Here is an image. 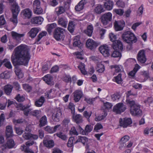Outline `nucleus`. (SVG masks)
<instances>
[{
    "label": "nucleus",
    "instance_id": "f257e3e1",
    "mask_svg": "<svg viewBox=\"0 0 153 153\" xmlns=\"http://www.w3.org/2000/svg\"><path fill=\"white\" fill-rule=\"evenodd\" d=\"M30 49L27 46L21 45L14 50L11 60L14 66L27 65L30 58Z\"/></svg>",
    "mask_w": 153,
    "mask_h": 153
},
{
    "label": "nucleus",
    "instance_id": "f03ea898",
    "mask_svg": "<svg viewBox=\"0 0 153 153\" xmlns=\"http://www.w3.org/2000/svg\"><path fill=\"white\" fill-rule=\"evenodd\" d=\"M122 38L124 42L130 44L135 43L137 41V39L135 35L130 31L124 32L122 34Z\"/></svg>",
    "mask_w": 153,
    "mask_h": 153
},
{
    "label": "nucleus",
    "instance_id": "7ed1b4c3",
    "mask_svg": "<svg viewBox=\"0 0 153 153\" xmlns=\"http://www.w3.org/2000/svg\"><path fill=\"white\" fill-rule=\"evenodd\" d=\"M10 3H11L13 13V17L10 19V20L14 24H16L18 22L17 16L20 11V8L16 1Z\"/></svg>",
    "mask_w": 153,
    "mask_h": 153
},
{
    "label": "nucleus",
    "instance_id": "20e7f679",
    "mask_svg": "<svg viewBox=\"0 0 153 153\" xmlns=\"http://www.w3.org/2000/svg\"><path fill=\"white\" fill-rule=\"evenodd\" d=\"M65 32L64 29L61 27L56 28L54 33V37L57 40L62 39L64 38V33Z\"/></svg>",
    "mask_w": 153,
    "mask_h": 153
},
{
    "label": "nucleus",
    "instance_id": "39448f33",
    "mask_svg": "<svg viewBox=\"0 0 153 153\" xmlns=\"http://www.w3.org/2000/svg\"><path fill=\"white\" fill-rule=\"evenodd\" d=\"M34 143L33 141H28L26 142L25 145H22L21 146V149L26 153H34V152L29 148V146L33 145Z\"/></svg>",
    "mask_w": 153,
    "mask_h": 153
},
{
    "label": "nucleus",
    "instance_id": "423d86ee",
    "mask_svg": "<svg viewBox=\"0 0 153 153\" xmlns=\"http://www.w3.org/2000/svg\"><path fill=\"white\" fill-rule=\"evenodd\" d=\"M62 110L59 108L55 109L54 112L52 114V119L55 122H59L63 116Z\"/></svg>",
    "mask_w": 153,
    "mask_h": 153
},
{
    "label": "nucleus",
    "instance_id": "0eeeda50",
    "mask_svg": "<svg viewBox=\"0 0 153 153\" xmlns=\"http://www.w3.org/2000/svg\"><path fill=\"white\" fill-rule=\"evenodd\" d=\"M130 111L131 114L134 116H141L142 114V111L140 109V106L138 104L130 108Z\"/></svg>",
    "mask_w": 153,
    "mask_h": 153
},
{
    "label": "nucleus",
    "instance_id": "6e6552de",
    "mask_svg": "<svg viewBox=\"0 0 153 153\" xmlns=\"http://www.w3.org/2000/svg\"><path fill=\"white\" fill-rule=\"evenodd\" d=\"M126 108L125 105L123 103H118L114 106L113 111L117 114H120L124 112Z\"/></svg>",
    "mask_w": 153,
    "mask_h": 153
},
{
    "label": "nucleus",
    "instance_id": "1a4fd4ad",
    "mask_svg": "<svg viewBox=\"0 0 153 153\" xmlns=\"http://www.w3.org/2000/svg\"><path fill=\"white\" fill-rule=\"evenodd\" d=\"M114 25L115 30L119 31L123 29L125 25V22L123 20L115 21Z\"/></svg>",
    "mask_w": 153,
    "mask_h": 153
},
{
    "label": "nucleus",
    "instance_id": "9d476101",
    "mask_svg": "<svg viewBox=\"0 0 153 153\" xmlns=\"http://www.w3.org/2000/svg\"><path fill=\"white\" fill-rule=\"evenodd\" d=\"M112 14L110 12L103 14L101 17V21L104 25H106L112 19Z\"/></svg>",
    "mask_w": 153,
    "mask_h": 153
},
{
    "label": "nucleus",
    "instance_id": "9b49d317",
    "mask_svg": "<svg viewBox=\"0 0 153 153\" xmlns=\"http://www.w3.org/2000/svg\"><path fill=\"white\" fill-rule=\"evenodd\" d=\"M137 59L141 63H144L146 61V58L144 50H142L139 51L137 55Z\"/></svg>",
    "mask_w": 153,
    "mask_h": 153
},
{
    "label": "nucleus",
    "instance_id": "f8f14e48",
    "mask_svg": "<svg viewBox=\"0 0 153 153\" xmlns=\"http://www.w3.org/2000/svg\"><path fill=\"white\" fill-rule=\"evenodd\" d=\"M86 46L88 48L92 50L96 48L97 46V45L93 40L89 39L86 42Z\"/></svg>",
    "mask_w": 153,
    "mask_h": 153
},
{
    "label": "nucleus",
    "instance_id": "ddd939ff",
    "mask_svg": "<svg viewBox=\"0 0 153 153\" xmlns=\"http://www.w3.org/2000/svg\"><path fill=\"white\" fill-rule=\"evenodd\" d=\"M74 100L75 102H79L83 95V93L80 90H76L73 93Z\"/></svg>",
    "mask_w": 153,
    "mask_h": 153
},
{
    "label": "nucleus",
    "instance_id": "4468645a",
    "mask_svg": "<svg viewBox=\"0 0 153 153\" xmlns=\"http://www.w3.org/2000/svg\"><path fill=\"white\" fill-rule=\"evenodd\" d=\"M21 14L24 19H29L32 16V12L29 9L26 8L22 10Z\"/></svg>",
    "mask_w": 153,
    "mask_h": 153
},
{
    "label": "nucleus",
    "instance_id": "2eb2a0df",
    "mask_svg": "<svg viewBox=\"0 0 153 153\" xmlns=\"http://www.w3.org/2000/svg\"><path fill=\"white\" fill-rule=\"evenodd\" d=\"M120 126L123 128H126L132 123V121L131 119L125 118L123 120L122 119H120Z\"/></svg>",
    "mask_w": 153,
    "mask_h": 153
},
{
    "label": "nucleus",
    "instance_id": "dca6fc26",
    "mask_svg": "<svg viewBox=\"0 0 153 153\" xmlns=\"http://www.w3.org/2000/svg\"><path fill=\"white\" fill-rule=\"evenodd\" d=\"M99 50L100 53L105 56L107 57L109 56V49L107 45H104L100 46L99 48Z\"/></svg>",
    "mask_w": 153,
    "mask_h": 153
},
{
    "label": "nucleus",
    "instance_id": "f3484780",
    "mask_svg": "<svg viewBox=\"0 0 153 153\" xmlns=\"http://www.w3.org/2000/svg\"><path fill=\"white\" fill-rule=\"evenodd\" d=\"M112 46L114 50H121L123 49L122 43L120 41L118 40L113 42Z\"/></svg>",
    "mask_w": 153,
    "mask_h": 153
},
{
    "label": "nucleus",
    "instance_id": "a211bd4d",
    "mask_svg": "<svg viewBox=\"0 0 153 153\" xmlns=\"http://www.w3.org/2000/svg\"><path fill=\"white\" fill-rule=\"evenodd\" d=\"M11 34L13 39L18 42H20L21 38L25 35L24 34H19L14 31L11 32Z\"/></svg>",
    "mask_w": 153,
    "mask_h": 153
},
{
    "label": "nucleus",
    "instance_id": "6ab92c4d",
    "mask_svg": "<svg viewBox=\"0 0 153 153\" xmlns=\"http://www.w3.org/2000/svg\"><path fill=\"white\" fill-rule=\"evenodd\" d=\"M43 21V19L41 16L33 18L31 20V23L34 24H41Z\"/></svg>",
    "mask_w": 153,
    "mask_h": 153
},
{
    "label": "nucleus",
    "instance_id": "aec40b11",
    "mask_svg": "<svg viewBox=\"0 0 153 153\" xmlns=\"http://www.w3.org/2000/svg\"><path fill=\"white\" fill-rule=\"evenodd\" d=\"M86 3L85 0L81 1L78 4L75 6V9L77 11H79L82 10L84 7V5Z\"/></svg>",
    "mask_w": 153,
    "mask_h": 153
},
{
    "label": "nucleus",
    "instance_id": "412c9836",
    "mask_svg": "<svg viewBox=\"0 0 153 153\" xmlns=\"http://www.w3.org/2000/svg\"><path fill=\"white\" fill-rule=\"evenodd\" d=\"M55 92V89H51L45 93V96L48 99L53 98L56 96Z\"/></svg>",
    "mask_w": 153,
    "mask_h": 153
},
{
    "label": "nucleus",
    "instance_id": "4be33fe9",
    "mask_svg": "<svg viewBox=\"0 0 153 153\" xmlns=\"http://www.w3.org/2000/svg\"><path fill=\"white\" fill-rule=\"evenodd\" d=\"M39 30L37 27L32 28L28 33V35L32 38H34L37 35Z\"/></svg>",
    "mask_w": 153,
    "mask_h": 153
},
{
    "label": "nucleus",
    "instance_id": "5701e85b",
    "mask_svg": "<svg viewBox=\"0 0 153 153\" xmlns=\"http://www.w3.org/2000/svg\"><path fill=\"white\" fill-rule=\"evenodd\" d=\"M58 22L59 25L65 28L67 27L68 21L65 17L59 18Z\"/></svg>",
    "mask_w": 153,
    "mask_h": 153
},
{
    "label": "nucleus",
    "instance_id": "b1692460",
    "mask_svg": "<svg viewBox=\"0 0 153 153\" xmlns=\"http://www.w3.org/2000/svg\"><path fill=\"white\" fill-rule=\"evenodd\" d=\"M53 79V77L50 74L46 75L43 78V79L45 82L50 85H52L53 84L52 82Z\"/></svg>",
    "mask_w": 153,
    "mask_h": 153
},
{
    "label": "nucleus",
    "instance_id": "393cba45",
    "mask_svg": "<svg viewBox=\"0 0 153 153\" xmlns=\"http://www.w3.org/2000/svg\"><path fill=\"white\" fill-rule=\"evenodd\" d=\"M114 5V2L112 1L109 0L104 2V6L107 10H110L113 9Z\"/></svg>",
    "mask_w": 153,
    "mask_h": 153
},
{
    "label": "nucleus",
    "instance_id": "a878e982",
    "mask_svg": "<svg viewBox=\"0 0 153 153\" xmlns=\"http://www.w3.org/2000/svg\"><path fill=\"white\" fill-rule=\"evenodd\" d=\"M93 26L91 24L87 26L86 29L84 30V32L88 36H91L93 33Z\"/></svg>",
    "mask_w": 153,
    "mask_h": 153
},
{
    "label": "nucleus",
    "instance_id": "bb28decb",
    "mask_svg": "<svg viewBox=\"0 0 153 153\" xmlns=\"http://www.w3.org/2000/svg\"><path fill=\"white\" fill-rule=\"evenodd\" d=\"M73 41V45L74 46L80 48L82 47V44L79 40V38L78 36H75Z\"/></svg>",
    "mask_w": 153,
    "mask_h": 153
},
{
    "label": "nucleus",
    "instance_id": "cd10ccee",
    "mask_svg": "<svg viewBox=\"0 0 153 153\" xmlns=\"http://www.w3.org/2000/svg\"><path fill=\"white\" fill-rule=\"evenodd\" d=\"M14 145L15 143L14 141L13 140L11 139L8 140L3 146L5 149H11L13 148Z\"/></svg>",
    "mask_w": 153,
    "mask_h": 153
},
{
    "label": "nucleus",
    "instance_id": "c85d7f7f",
    "mask_svg": "<svg viewBox=\"0 0 153 153\" xmlns=\"http://www.w3.org/2000/svg\"><path fill=\"white\" fill-rule=\"evenodd\" d=\"M44 145L48 148H52L54 146V142L53 140H44L43 141Z\"/></svg>",
    "mask_w": 153,
    "mask_h": 153
},
{
    "label": "nucleus",
    "instance_id": "c756f323",
    "mask_svg": "<svg viewBox=\"0 0 153 153\" xmlns=\"http://www.w3.org/2000/svg\"><path fill=\"white\" fill-rule=\"evenodd\" d=\"M13 86L9 84H7L4 86V90L5 93L7 95H9L11 92Z\"/></svg>",
    "mask_w": 153,
    "mask_h": 153
},
{
    "label": "nucleus",
    "instance_id": "7c9ffc66",
    "mask_svg": "<svg viewBox=\"0 0 153 153\" xmlns=\"http://www.w3.org/2000/svg\"><path fill=\"white\" fill-rule=\"evenodd\" d=\"M45 101V99L44 97L43 96H41L39 99L37 100L36 101L35 103V105L37 107H41L42 105Z\"/></svg>",
    "mask_w": 153,
    "mask_h": 153
},
{
    "label": "nucleus",
    "instance_id": "2f4dec72",
    "mask_svg": "<svg viewBox=\"0 0 153 153\" xmlns=\"http://www.w3.org/2000/svg\"><path fill=\"white\" fill-rule=\"evenodd\" d=\"M73 118L75 122L77 124L81 123L82 122V120L81 116L79 114L73 115Z\"/></svg>",
    "mask_w": 153,
    "mask_h": 153
},
{
    "label": "nucleus",
    "instance_id": "473e14b6",
    "mask_svg": "<svg viewBox=\"0 0 153 153\" xmlns=\"http://www.w3.org/2000/svg\"><path fill=\"white\" fill-rule=\"evenodd\" d=\"M12 128L11 126H8L6 128V135L7 137H10L13 135Z\"/></svg>",
    "mask_w": 153,
    "mask_h": 153
},
{
    "label": "nucleus",
    "instance_id": "72a5a7b5",
    "mask_svg": "<svg viewBox=\"0 0 153 153\" xmlns=\"http://www.w3.org/2000/svg\"><path fill=\"white\" fill-rule=\"evenodd\" d=\"M122 74L120 73L117 76L114 77L113 79V80L117 84H121L122 83L123 80L122 79Z\"/></svg>",
    "mask_w": 153,
    "mask_h": 153
},
{
    "label": "nucleus",
    "instance_id": "f704fd0d",
    "mask_svg": "<svg viewBox=\"0 0 153 153\" xmlns=\"http://www.w3.org/2000/svg\"><path fill=\"white\" fill-rule=\"evenodd\" d=\"M57 26L56 23H53L51 24H49L46 26V29L48 32L50 34L52 32V30L55 28Z\"/></svg>",
    "mask_w": 153,
    "mask_h": 153
},
{
    "label": "nucleus",
    "instance_id": "c9c22d12",
    "mask_svg": "<svg viewBox=\"0 0 153 153\" xmlns=\"http://www.w3.org/2000/svg\"><path fill=\"white\" fill-rule=\"evenodd\" d=\"M126 104L130 107V108L131 107L135 106V105H137L138 103H136L135 101L132 99H126Z\"/></svg>",
    "mask_w": 153,
    "mask_h": 153
},
{
    "label": "nucleus",
    "instance_id": "e433bc0d",
    "mask_svg": "<svg viewBox=\"0 0 153 153\" xmlns=\"http://www.w3.org/2000/svg\"><path fill=\"white\" fill-rule=\"evenodd\" d=\"M75 25L74 22L72 21L69 22L68 26V30L70 32L72 33L74 32Z\"/></svg>",
    "mask_w": 153,
    "mask_h": 153
},
{
    "label": "nucleus",
    "instance_id": "4c0bfd02",
    "mask_svg": "<svg viewBox=\"0 0 153 153\" xmlns=\"http://www.w3.org/2000/svg\"><path fill=\"white\" fill-rule=\"evenodd\" d=\"M95 12L97 13L100 14L104 11L102 6L98 4L94 9Z\"/></svg>",
    "mask_w": 153,
    "mask_h": 153
},
{
    "label": "nucleus",
    "instance_id": "58836bf2",
    "mask_svg": "<svg viewBox=\"0 0 153 153\" xmlns=\"http://www.w3.org/2000/svg\"><path fill=\"white\" fill-rule=\"evenodd\" d=\"M39 126L40 127L44 126L47 123V118L45 116H43L40 119Z\"/></svg>",
    "mask_w": 153,
    "mask_h": 153
},
{
    "label": "nucleus",
    "instance_id": "ea45409f",
    "mask_svg": "<svg viewBox=\"0 0 153 153\" xmlns=\"http://www.w3.org/2000/svg\"><path fill=\"white\" fill-rule=\"evenodd\" d=\"M96 69L99 73H102L105 70L104 66L101 63H98L97 65Z\"/></svg>",
    "mask_w": 153,
    "mask_h": 153
},
{
    "label": "nucleus",
    "instance_id": "a19ab883",
    "mask_svg": "<svg viewBox=\"0 0 153 153\" xmlns=\"http://www.w3.org/2000/svg\"><path fill=\"white\" fill-rule=\"evenodd\" d=\"M85 64L82 63H80L78 66V68L80 70L81 73L84 75L87 74V72L85 69Z\"/></svg>",
    "mask_w": 153,
    "mask_h": 153
},
{
    "label": "nucleus",
    "instance_id": "79ce46f5",
    "mask_svg": "<svg viewBox=\"0 0 153 153\" xmlns=\"http://www.w3.org/2000/svg\"><path fill=\"white\" fill-rule=\"evenodd\" d=\"M56 134L58 137L63 140L65 141L67 140V136L62 132H60L56 133Z\"/></svg>",
    "mask_w": 153,
    "mask_h": 153
},
{
    "label": "nucleus",
    "instance_id": "37998d69",
    "mask_svg": "<svg viewBox=\"0 0 153 153\" xmlns=\"http://www.w3.org/2000/svg\"><path fill=\"white\" fill-rule=\"evenodd\" d=\"M4 66L7 68L9 69L12 68V66L9 60L7 59H4Z\"/></svg>",
    "mask_w": 153,
    "mask_h": 153
},
{
    "label": "nucleus",
    "instance_id": "c03bdc74",
    "mask_svg": "<svg viewBox=\"0 0 153 153\" xmlns=\"http://www.w3.org/2000/svg\"><path fill=\"white\" fill-rule=\"evenodd\" d=\"M126 99H132V97H136L137 95V94H134L131 91H128L126 93Z\"/></svg>",
    "mask_w": 153,
    "mask_h": 153
},
{
    "label": "nucleus",
    "instance_id": "a18cd8bd",
    "mask_svg": "<svg viewBox=\"0 0 153 153\" xmlns=\"http://www.w3.org/2000/svg\"><path fill=\"white\" fill-rule=\"evenodd\" d=\"M93 128V127L91 125H87L85 129V135H88V134L92 131Z\"/></svg>",
    "mask_w": 153,
    "mask_h": 153
},
{
    "label": "nucleus",
    "instance_id": "49530a36",
    "mask_svg": "<svg viewBox=\"0 0 153 153\" xmlns=\"http://www.w3.org/2000/svg\"><path fill=\"white\" fill-rule=\"evenodd\" d=\"M74 139V137H70L67 144V145L68 147H71L73 146L74 144H75L74 142H73V141Z\"/></svg>",
    "mask_w": 153,
    "mask_h": 153
},
{
    "label": "nucleus",
    "instance_id": "de8ad7c7",
    "mask_svg": "<svg viewBox=\"0 0 153 153\" xmlns=\"http://www.w3.org/2000/svg\"><path fill=\"white\" fill-rule=\"evenodd\" d=\"M15 72L16 75L18 76L19 78H22L23 76V74L21 70L20 69H16L15 71Z\"/></svg>",
    "mask_w": 153,
    "mask_h": 153
},
{
    "label": "nucleus",
    "instance_id": "09e8293b",
    "mask_svg": "<svg viewBox=\"0 0 153 153\" xmlns=\"http://www.w3.org/2000/svg\"><path fill=\"white\" fill-rule=\"evenodd\" d=\"M113 12L120 16L123 15L124 13V10L120 9H114Z\"/></svg>",
    "mask_w": 153,
    "mask_h": 153
},
{
    "label": "nucleus",
    "instance_id": "8fccbe9b",
    "mask_svg": "<svg viewBox=\"0 0 153 153\" xmlns=\"http://www.w3.org/2000/svg\"><path fill=\"white\" fill-rule=\"evenodd\" d=\"M56 10H58L56 11V13L58 16L64 13L65 11L64 8L62 6L56 8Z\"/></svg>",
    "mask_w": 153,
    "mask_h": 153
},
{
    "label": "nucleus",
    "instance_id": "3c124183",
    "mask_svg": "<svg viewBox=\"0 0 153 153\" xmlns=\"http://www.w3.org/2000/svg\"><path fill=\"white\" fill-rule=\"evenodd\" d=\"M111 56L113 57L120 58L121 56V54L119 51L116 50L113 52L111 55Z\"/></svg>",
    "mask_w": 153,
    "mask_h": 153
},
{
    "label": "nucleus",
    "instance_id": "603ef678",
    "mask_svg": "<svg viewBox=\"0 0 153 153\" xmlns=\"http://www.w3.org/2000/svg\"><path fill=\"white\" fill-rule=\"evenodd\" d=\"M116 5L119 7L123 8L125 6V3L122 0H118L116 3Z\"/></svg>",
    "mask_w": 153,
    "mask_h": 153
},
{
    "label": "nucleus",
    "instance_id": "864d4df0",
    "mask_svg": "<svg viewBox=\"0 0 153 153\" xmlns=\"http://www.w3.org/2000/svg\"><path fill=\"white\" fill-rule=\"evenodd\" d=\"M23 87L28 92H30L32 90V87L27 84H23Z\"/></svg>",
    "mask_w": 153,
    "mask_h": 153
},
{
    "label": "nucleus",
    "instance_id": "5fc2aeb1",
    "mask_svg": "<svg viewBox=\"0 0 153 153\" xmlns=\"http://www.w3.org/2000/svg\"><path fill=\"white\" fill-rule=\"evenodd\" d=\"M47 32L45 31H42L37 36V38L36 39V42H39L41 39L44 36L46 35Z\"/></svg>",
    "mask_w": 153,
    "mask_h": 153
},
{
    "label": "nucleus",
    "instance_id": "6e6d98bb",
    "mask_svg": "<svg viewBox=\"0 0 153 153\" xmlns=\"http://www.w3.org/2000/svg\"><path fill=\"white\" fill-rule=\"evenodd\" d=\"M15 99L19 102H22L25 100V97L23 95H20V94H18L16 97Z\"/></svg>",
    "mask_w": 153,
    "mask_h": 153
},
{
    "label": "nucleus",
    "instance_id": "4d7b16f0",
    "mask_svg": "<svg viewBox=\"0 0 153 153\" xmlns=\"http://www.w3.org/2000/svg\"><path fill=\"white\" fill-rule=\"evenodd\" d=\"M40 6V2L39 0H35L33 2V10Z\"/></svg>",
    "mask_w": 153,
    "mask_h": 153
},
{
    "label": "nucleus",
    "instance_id": "13d9d810",
    "mask_svg": "<svg viewBox=\"0 0 153 153\" xmlns=\"http://www.w3.org/2000/svg\"><path fill=\"white\" fill-rule=\"evenodd\" d=\"M70 133L71 135H78L79 134V133L76 131L75 127L74 126L71 128L70 131Z\"/></svg>",
    "mask_w": 153,
    "mask_h": 153
},
{
    "label": "nucleus",
    "instance_id": "bf43d9fd",
    "mask_svg": "<svg viewBox=\"0 0 153 153\" xmlns=\"http://www.w3.org/2000/svg\"><path fill=\"white\" fill-rule=\"evenodd\" d=\"M40 113V111L38 110H35L31 111L30 114L34 116L38 117Z\"/></svg>",
    "mask_w": 153,
    "mask_h": 153
},
{
    "label": "nucleus",
    "instance_id": "052dcab7",
    "mask_svg": "<svg viewBox=\"0 0 153 153\" xmlns=\"http://www.w3.org/2000/svg\"><path fill=\"white\" fill-rule=\"evenodd\" d=\"M43 11L42 8L40 6L39 7H37L33 10V12L37 14H40L43 13Z\"/></svg>",
    "mask_w": 153,
    "mask_h": 153
},
{
    "label": "nucleus",
    "instance_id": "680f3d73",
    "mask_svg": "<svg viewBox=\"0 0 153 153\" xmlns=\"http://www.w3.org/2000/svg\"><path fill=\"white\" fill-rule=\"evenodd\" d=\"M5 120L4 114H1L0 116V127L2 126L4 124Z\"/></svg>",
    "mask_w": 153,
    "mask_h": 153
},
{
    "label": "nucleus",
    "instance_id": "e2e57ef3",
    "mask_svg": "<svg viewBox=\"0 0 153 153\" xmlns=\"http://www.w3.org/2000/svg\"><path fill=\"white\" fill-rule=\"evenodd\" d=\"M107 115V114L105 113L103 115H100L97 117L95 119V120L96 121H99L101 120L105 117Z\"/></svg>",
    "mask_w": 153,
    "mask_h": 153
},
{
    "label": "nucleus",
    "instance_id": "0e129e2a",
    "mask_svg": "<svg viewBox=\"0 0 153 153\" xmlns=\"http://www.w3.org/2000/svg\"><path fill=\"white\" fill-rule=\"evenodd\" d=\"M31 134L30 133H25L23 134V137L25 140H29L31 138Z\"/></svg>",
    "mask_w": 153,
    "mask_h": 153
},
{
    "label": "nucleus",
    "instance_id": "69168bd1",
    "mask_svg": "<svg viewBox=\"0 0 153 153\" xmlns=\"http://www.w3.org/2000/svg\"><path fill=\"white\" fill-rule=\"evenodd\" d=\"M92 114V112L90 111V112H88L87 111H85L83 113V115L84 117H86L88 121L89 118L91 116Z\"/></svg>",
    "mask_w": 153,
    "mask_h": 153
},
{
    "label": "nucleus",
    "instance_id": "338daca9",
    "mask_svg": "<svg viewBox=\"0 0 153 153\" xmlns=\"http://www.w3.org/2000/svg\"><path fill=\"white\" fill-rule=\"evenodd\" d=\"M45 129L46 131L50 133H54L53 129V127H51L50 126H47L45 128Z\"/></svg>",
    "mask_w": 153,
    "mask_h": 153
},
{
    "label": "nucleus",
    "instance_id": "774afa93",
    "mask_svg": "<svg viewBox=\"0 0 153 153\" xmlns=\"http://www.w3.org/2000/svg\"><path fill=\"white\" fill-rule=\"evenodd\" d=\"M103 128V126L100 123H97L94 126V129L95 131H98Z\"/></svg>",
    "mask_w": 153,
    "mask_h": 153
}]
</instances>
